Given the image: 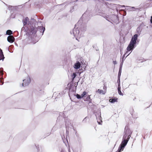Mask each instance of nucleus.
Instances as JSON below:
<instances>
[{
	"label": "nucleus",
	"instance_id": "f257e3e1",
	"mask_svg": "<svg viewBox=\"0 0 152 152\" xmlns=\"http://www.w3.org/2000/svg\"><path fill=\"white\" fill-rule=\"evenodd\" d=\"M23 26L21 29V35H23V31L25 32L27 35H28L30 31H33V33L35 32V28L37 21L34 18H31L30 20L28 17L23 18L22 20Z\"/></svg>",
	"mask_w": 152,
	"mask_h": 152
},
{
	"label": "nucleus",
	"instance_id": "f03ea898",
	"mask_svg": "<svg viewBox=\"0 0 152 152\" xmlns=\"http://www.w3.org/2000/svg\"><path fill=\"white\" fill-rule=\"evenodd\" d=\"M137 35H135L133 38L131 39V40L126 48V53L124 54L122 56L121 61H124L125 58L130 54L131 53H129L126 57L125 58V55L127 54V53L130 51H132L134 48L136 47V41L135 40L137 39Z\"/></svg>",
	"mask_w": 152,
	"mask_h": 152
},
{
	"label": "nucleus",
	"instance_id": "7ed1b4c3",
	"mask_svg": "<svg viewBox=\"0 0 152 152\" xmlns=\"http://www.w3.org/2000/svg\"><path fill=\"white\" fill-rule=\"evenodd\" d=\"M36 24V25L35 29L36 30H35L36 32L33 33V31H30L28 35V37H30L31 35H33L35 37H37V31H39L40 33H41V34L40 36H41V37L44 34V33L45 30V27H44L43 26H38V23L37 21Z\"/></svg>",
	"mask_w": 152,
	"mask_h": 152
},
{
	"label": "nucleus",
	"instance_id": "20e7f679",
	"mask_svg": "<svg viewBox=\"0 0 152 152\" xmlns=\"http://www.w3.org/2000/svg\"><path fill=\"white\" fill-rule=\"evenodd\" d=\"M82 20L80 18L79 21L75 25L74 28L73 29L72 31L70 32L71 34H73L74 37L76 38V39L77 40V38L79 37L80 36V31L78 29V27L76 28V26H78L80 23L81 22ZM83 21V20H82Z\"/></svg>",
	"mask_w": 152,
	"mask_h": 152
},
{
	"label": "nucleus",
	"instance_id": "39448f33",
	"mask_svg": "<svg viewBox=\"0 0 152 152\" xmlns=\"http://www.w3.org/2000/svg\"><path fill=\"white\" fill-rule=\"evenodd\" d=\"M64 112H65V111H64ZM64 112L63 113H59V115L57 118V120L56 121V124H59V125H60L59 123L60 122L61 124L62 121H63L64 120L65 121H67V118H66V115H65Z\"/></svg>",
	"mask_w": 152,
	"mask_h": 152
},
{
	"label": "nucleus",
	"instance_id": "423d86ee",
	"mask_svg": "<svg viewBox=\"0 0 152 152\" xmlns=\"http://www.w3.org/2000/svg\"><path fill=\"white\" fill-rule=\"evenodd\" d=\"M110 19L113 22L117 24L119 23V17L117 15L112 14L110 16Z\"/></svg>",
	"mask_w": 152,
	"mask_h": 152
},
{
	"label": "nucleus",
	"instance_id": "0eeeda50",
	"mask_svg": "<svg viewBox=\"0 0 152 152\" xmlns=\"http://www.w3.org/2000/svg\"><path fill=\"white\" fill-rule=\"evenodd\" d=\"M142 28L140 26H138L137 27V28L136 30V32L137 34H135L132 37V38L131 39H132V38L135 35H136L137 36V39L135 40V41H136V45H137V44H138V42H139V41L138 40V36L140 35V34L141 33V32L142 31Z\"/></svg>",
	"mask_w": 152,
	"mask_h": 152
},
{
	"label": "nucleus",
	"instance_id": "6e6552de",
	"mask_svg": "<svg viewBox=\"0 0 152 152\" xmlns=\"http://www.w3.org/2000/svg\"><path fill=\"white\" fill-rule=\"evenodd\" d=\"M132 133V132L130 130L128 126H126L124 128V133L129 135V138H130Z\"/></svg>",
	"mask_w": 152,
	"mask_h": 152
},
{
	"label": "nucleus",
	"instance_id": "1a4fd4ad",
	"mask_svg": "<svg viewBox=\"0 0 152 152\" xmlns=\"http://www.w3.org/2000/svg\"><path fill=\"white\" fill-rule=\"evenodd\" d=\"M23 83L22 84V86L23 87L28 86L31 82V80L29 77H27L26 79L23 80Z\"/></svg>",
	"mask_w": 152,
	"mask_h": 152
},
{
	"label": "nucleus",
	"instance_id": "9d476101",
	"mask_svg": "<svg viewBox=\"0 0 152 152\" xmlns=\"http://www.w3.org/2000/svg\"><path fill=\"white\" fill-rule=\"evenodd\" d=\"M111 6L113 7V10L114 11H115L118 12V8H119V9L120 8H121L120 7H125L124 5L121 6L119 4H111Z\"/></svg>",
	"mask_w": 152,
	"mask_h": 152
},
{
	"label": "nucleus",
	"instance_id": "9b49d317",
	"mask_svg": "<svg viewBox=\"0 0 152 152\" xmlns=\"http://www.w3.org/2000/svg\"><path fill=\"white\" fill-rule=\"evenodd\" d=\"M69 124L71 125V124L70 123H69V121H65V125L66 128V136H67L68 135L69 132V131L68 130L69 129Z\"/></svg>",
	"mask_w": 152,
	"mask_h": 152
},
{
	"label": "nucleus",
	"instance_id": "f8f14e48",
	"mask_svg": "<svg viewBox=\"0 0 152 152\" xmlns=\"http://www.w3.org/2000/svg\"><path fill=\"white\" fill-rule=\"evenodd\" d=\"M81 63H82L81 62ZM81 66V64L80 62L79 61H77L76 63L75 64L73 67L75 69H77L80 67Z\"/></svg>",
	"mask_w": 152,
	"mask_h": 152
},
{
	"label": "nucleus",
	"instance_id": "ddd939ff",
	"mask_svg": "<svg viewBox=\"0 0 152 152\" xmlns=\"http://www.w3.org/2000/svg\"><path fill=\"white\" fill-rule=\"evenodd\" d=\"M87 29V26L86 23H84L83 26V24L80 25V29L81 31L84 32L86 31Z\"/></svg>",
	"mask_w": 152,
	"mask_h": 152
},
{
	"label": "nucleus",
	"instance_id": "4468645a",
	"mask_svg": "<svg viewBox=\"0 0 152 152\" xmlns=\"http://www.w3.org/2000/svg\"><path fill=\"white\" fill-rule=\"evenodd\" d=\"M14 39L15 38L12 35L8 36L7 37L8 42L10 43H13L14 42Z\"/></svg>",
	"mask_w": 152,
	"mask_h": 152
},
{
	"label": "nucleus",
	"instance_id": "2eb2a0df",
	"mask_svg": "<svg viewBox=\"0 0 152 152\" xmlns=\"http://www.w3.org/2000/svg\"><path fill=\"white\" fill-rule=\"evenodd\" d=\"M90 95H88L86 98L84 99V100L85 101L87 102L89 104L91 103L92 99L91 98Z\"/></svg>",
	"mask_w": 152,
	"mask_h": 152
},
{
	"label": "nucleus",
	"instance_id": "dca6fc26",
	"mask_svg": "<svg viewBox=\"0 0 152 152\" xmlns=\"http://www.w3.org/2000/svg\"><path fill=\"white\" fill-rule=\"evenodd\" d=\"M130 138H129L127 140H124V139L122 140V142L121 144H122V145L126 146L127 143L129 140Z\"/></svg>",
	"mask_w": 152,
	"mask_h": 152
},
{
	"label": "nucleus",
	"instance_id": "f3484780",
	"mask_svg": "<svg viewBox=\"0 0 152 152\" xmlns=\"http://www.w3.org/2000/svg\"><path fill=\"white\" fill-rule=\"evenodd\" d=\"M5 58L3 53L2 50L0 48V61L2 60L3 61Z\"/></svg>",
	"mask_w": 152,
	"mask_h": 152
},
{
	"label": "nucleus",
	"instance_id": "a211bd4d",
	"mask_svg": "<svg viewBox=\"0 0 152 152\" xmlns=\"http://www.w3.org/2000/svg\"><path fill=\"white\" fill-rule=\"evenodd\" d=\"M118 98L116 97H113L109 100V102L111 103H113L118 102Z\"/></svg>",
	"mask_w": 152,
	"mask_h": 152
},
{
	"label": "nucleus",
	"instance_id": "6ab92c4d",
	"mask_svg": "<svg viewBox=\"0 0 152 152\" xmlns=\"http://www.w3.org/2000/svg\"><path fill=\"white\" fill-rule=\"evenodd\" d=\"M97 120V122L98 124L101 125L102 124V119L101 117L100 118H96Z\"/></svg>",
	"mask_w": 152,
	"mask_h": 152
},
{
	"label": "nucleus",
	"instance_id": "aec40b11",
	"mask_svg": "<svg viewBox=\"0 0 152 152\" xmlns=\"http://www.w3.org/2000/svg\"><path fill=\"white\" fill-rule=\"evenodd\" d=\"M77 73L73 72L71 75L72 81H73L74 80L75 78L77 76Z\"/></svg>",
	"mask_w": 152,
	"mask_h": 152
},
{
	"label": "nucleus",
	"instance_id": "412c9836",
	"mask_svg": "<svg viewBox=\"0 0 152 152\" xmlns=\"http://www.w3.org/2000/svg\"><path fill=\"white\" fill-rule=\"evenodd\" d=\"M95 115L96 117V118H100L101 117V112H96L95 113Z\"/></svg>",
	"mask_w": 152,
	"mask_h": 152
},
{
	"label": "nucleus",
	"instance_id": "4be33fe9",
	"mask_svg": "<svg viewBox=\"0 0 152 152\" xmlns=\"http://www.w3.org/2000/svg\"><path fill=\"white\" fill-rule=\"evenodd\" d=\"M12 34V31L10 30H8L7 31L6 34L9 35V36L12 35L11 34Z\"/></svg>",
	"mask_w": 152,
	"mask_h": 152
},
{
	"label": "nucleus",
	"instance_id": "5701e85b",
	"mask_svg": "<svg viewBox=\"0 0 152 152\" xmlns=\"http://www.w3.org/2000/svg\"><path fill=\"white\" fill-rule=\"evenodd\" d=\"M98 92L100 94H102L103 95H104L106 93V91H103L102 90L99 89L97 90Z\"/></svg>",
	"mask_w": 152,
	"mask_h": 152
},
{
	"label": "nucleus",
	"instance_id": "b1692460",
	"mask_svg": "<svg viewBox=\"0 0 152 152\" xmlns=\"http://www.w3.org/2000/svg\"><path fill=\"white\" fill-rule=\"evenodd\" d=\"M74 96H75L78 99H82L81 95L78 94H75L74 95Z\"/></svg>",
	"mask_w": 152,
	"mask_h": 152
},
{
	"label": "nucleus",
	"instance_id": "393cba45",
	"mask_svg": "<svg viewBox=\"0 0 152 152\" xmlns=\"http://www.w3.org/2000/svg\"><path fill=\"white\" fill-rule=\"evenodd\" d=\"M129 135L124 134L122 139L127 140V139L129 138Z\"/></svg>",
	"mask_w": 152,
	"mask_h": 152
},
{
	"label": "nucleus",
	"instance_id": "a878e982",
	"mask_svg": "<svg viewBox=\"0 0 152 152\" xmlns=\"http://www.w3.org/2000/svg\"><path fill=\"white\" fill-rule=\"evenodd\" d=\"M118 91L119 95L122 96L123 95V93L121 91V88H118Z\"/></svg>",
	"mask_w": 152,
	"mask_h": 152
},
{
	"label": "nucleus",
	"instance_id": "bb28decb",
	"mask_svg": "<svg viewBox=\"0 0 152 152\" xmlns=\"http://www.w3.org/2000/svg\"><path fill=\"white\" fill-rule=\"evenodd\" d=\"M87 92L86 91H84L82 94H81V96L82 97V98L85 97V96L87 94Z\"/></svg>",
	"mask_w": 152,
	"mask_h": 152
},
{
	"label": "nucleus",
	"instance_id": "cd10ccee",
	"mask_svg": "<svg viewBox=\"0 0 152 152\" xmlns=\"http://www.w3.org/2000/svg\"><path fill=\"white\" fill-rule=\"evenodd\" d=\"M72 92L73 93H75V91L74 90H73L72 89H70L69 90V92L68 93V95H69V97L70 98V93Z\"/></svg>",
	"mask_w": 152,
	"mask_h": 152
},
{
	"label": "nucleus",
	"instance_id": "c85d7f7f",
	"mask_svg": "<svg viewBox=\"0 0 152 152\" xmlns=\"http://www.w3.org/2000/svg\"><path fill=\"white\" fill-rule=\"evenodd\" d=\"M34 146L36 148V149L37 150V152H39L40 150H39V145H36L35 144Z\"/></svg>",
	"mask_w": 152,
	"mask_h": 152
},
{
	"label": "nucleus",
	"instance_id": "c756f323",
	"mask_svg": "<svg viewBox=\"0 0 152 152\" xmlns=\"http://www.w3.org/2000/svg\"><path fill=\"white\" fill-rule=\"evenodd\" d=\"M89 120L88 118L87 117H86L83 120L82 122L83 123L86 122L87 121Z\"/></svg>",
	"mask_w": 152,
	"mask_h": 152
},
{
	"label": "nucleus",
	"instance_id": "7c9ffc66",
	"mask_svg": "<svg viewBox=\"0 0 152 152\" xmlns=\"http://www.w3.org/2000/svg\"><path fill=\"white\" fill-rule=\"evenodd\" d=\"M21 5H19L18 6H12V8H13V10H17V9L18 8V6H20Z\"/></svg>",
	"mask_w": 152,
	"mask_h": 152
},
{
	"label": "nucleus",
	"instance_id": "2f4dec72",
	"mask_svg": "<svg viewBox=\"0 0 152 152\" xmlns=\"http://www.w3.org/2000/svg\"><path fill=\"white\" fill-rule=\"evenodd\" d=\"M40 3H47L48 2V0H42L41 1Z\"/></svg>",
	"mask_w": 152,
	"mask_h": 152
},
{
	"label": "nucleus",
	"instance_id": "473e14b6",
	"mask_svg": "<svg viewBox=\"0 0 152 152\" xmlns=\"http://www.w3.org/2000/svg\"><path fill=\"white\" fill-rule=\"evenodd\" d=\"M12 6L9 5L8 7V10H13V9H12L13 8H12Z\"/></svg>",
	"mask_w": 152,
	"mask_h": 152
},
{
	"label": "nucleus",
	"instance_id": "72a5a7b5",
	"mask_svg": "<svg viewBox=\"0 0 152 152\" xmlns=\"http://www.w3.org/2000/svg\"><path fill=\"white\" fill-rule=\"evenodd\" d=\"M121 72H118V78H120V77H121Z\"/></svg>",
	"mask_w": 152,
	"mask_h": 152
},
{
	"label": "nucleus",
	"instance_id": "f704fd0d",
	"mask_svg": "<svg viewBox=\"0 0 152 152\" xmlns=\"http://www.w3.org/2000/svg\"><path fill=\"white\" fill-rule=\"evenodd\" d=\"M74 7L73 6L71 7L70 10V12H72L74 11Z\"/></svg>",
	"mask_w": 152,
	"mask_h": 152
},
{
	"label": "nucleus",
	"instance_id": "c9c22d12",
	"mask_svg": "<svg viewBox=\"0 0 152 152\" xmlns=\"http://www.w3.org/2000/svg\"><path fill=\"white\" fill-rule=\"evenodd\" d=\"M150 22L151 23L150 26L152 27V16L151 17Z\"/></svg>",
	"mask_w": 152,
	"mask_h": 152
},
{
	"label": "nucleus",
	"instance_id": "e433bc0d",
	"mask_svg": "<svg viewBox=\"0 0 152 152\" xmlns=\"http://www.w3.org/2000/svg\"><path fill=\"white\" fill-rule=\"evenodd\" d=\"M85 78V75H84L83 76V78H82V80L81 82V84H82L84 82V79Z\"/></svg>",
	"mask_w": 152,
	"mask_h": 152
},
{
	"label": "nucleus",
	"instance_id": "4c0bfd02",
	"mask_svg": "<svg viewBox=\"0 0 152 152\" xmlns=\"http://www.w3.org/2000/svg\"><path fill=\"white\" fill-rule=\"evenodd\" d=\"M103 88L104 90V91H105V90H106V91L107 86L105 85V84H104V86H103Z\"/></svg>",
	"mask_w": 152,
	"mask_h": 152
},
{
	"label": "nucleus",
	"instance_id": "58836bf2",
	"mask_svg": "<svg viewBox=\"0 0 152 152\" xmlns=\"http://www.w3.org/2000/svg\"><path fill=\"white\" fill-rule=\"evenodd\" d=\"M50 134V133H47L45 135V137L44 138H45L47 136H48Z\"/></svg>",
	"mask_w": 152,
	"mask_h": 152
},
{
	"label": "nucleus",
	"instance_id": "ea45409f",
	"mask_svg": "<svg viewBox=\"0 0 152 152\" xmlns=\"http://www.w3.org/2000/svg\"><path fill=\"white\" fill-rule=\"evenodd\" d=\"M118 83V88H121L120 85V82H117Z\"/></svg>",
	"mask_w": 152,
	"mask_h": 152
},
{
	"label": "nucleus",
	"instance_id": "a19ab883",
	"mask_svg": "<svg viewBox=\"0 0 152 152\" xmlns=\"http://www.w3.org/2000/svg\"><path fill=\"white\" fill-rule=\"evenodd\" d=\"M89 104V105L90 106H93L94 107H96V106L95 104H92V103H91V104Z\"/></svg>",
	"mask_w": 152,
	"mask_h": 152
},
{
	"label": "nucleus",
	"instance_id": "79ce46f5",
	"mask_svg": "<svg viewBox=\"0 0 152 152\" xmlns=\"http://www.w3.org/2000/svg\"><path fill=\"white\" fill-rule=\"evenodd\" d=\"M113 63L114 65H115V64H117V61H113Z\"/></svg>",
	"mask_w": 152,
	"mask_h": 152
},
{
	"label": "nucleus",
	"instance_id": "37998d69",
	"mask_svg": "<svg viewBox=\"0 0 152 152\" xmlns=\"http://www.w3.org/2000/svg\"><path fill=\"white\" fill-rule=\"evenodd\" d=\"M103 17H104V18H105L106 20L108 21H109L107 19V17L105 15L104 16H103Z\"/></svg>",
	"mask_w": 152,
	"mask_h": 152
},
{
	"label": "nucleus",
	"instance_id": "c03bdc74",
	"mask_svg": "<svg viewBox=\"0 0 152 152\" xmlns=\"http://www.w3.org/2000/svg\"><path fill=\"white\" fill-rule=\"evenodd\" d=\"M122 67H119V71L118 72H121Z\"/></svg>",
	"mask_w": 152,
	"mask_h": 152
},
{
	"label": "nucleus",
	"instance_id": "a18cd8bd",
	"mask_svg": "<svg viewBox=\"0 0 152 152\" xmlns=\"http://www.w3.org/2000/svg\"><path fill=\"white\" fill-rule=\"evenodd\" d=\"M134 112V110L133 109H132V111H131L130 114L132 116V115L133 114V112Z\"/></svg>",
	"mask_w": 152,
	"mask_h": 152
},
{
	"label": "nucleus",
	"instance_id": "49530a36",
	"mask_svg": "<svg viewBox=\"0 0 152 152\" xmlns=\"http://www.w3.org/2000/svg\"><path fill=\"white\" fill-rule=\"evenodd\" d=\"M117 82H120V78H118L117 83Z\"/></svg>",
	"mask_w": 152,
	"mask_h": 152
},
{
	"label": "nucleus",
	"instance_id": "de8ad7c7",
	"mask_svg": "<svg viewBox=\"0 0 152 152\" xmlns=\"http://www.w3.org/2000/svg\"><path fill=\"white\" fill-rule=\"evenodd\" d=\"M38 41H35L34 42L33 41H32V43L33 44H35Z\"/></svg>",
	"mask_w": 152,
	"mask_h": 152
},
{
	"label": "nucleus",
	"instance_id": "09e8293b",
	"mask_svg": "<svg viewBox=\"0 0 152 152\" xmlns=\"http://www.w3.org/2000/svg\"><path fill=\"white\" fill-rule=\"evenodd\" d=\"M124 62V61H121V62L120 63V64H123Z\"/></svg>",
	"mask_w": 152,
	"mask_h": 152
},
{
	"label": "nucleus",
	"instance_id": "8fccbe9b",
	"mask_svg": "<svg viewBox=\"0 0 152 152\" xmlns=\"http://www.w3.org/2000/svg\"><path fill=\"white\" fill-rule=\"evenodd\" d=\"M83 68H84V69L85 70H86V66H85V65H84V66L83 67Z\"/></svg>",
	"mask_w": 152,
	"mask_h": 152
},
{
	"label": "nucleus",
	"instance_id": "3c124183",
	"mask_svg": "<svg viewBox=\"0 0 152 152\" xmlns=\"http://www.w3.org/2000/svg\"><path fill=\"white\" fill-rule=\"evenodd\" d=\"M95 49H96V51H98L99 50V49L98 48V47L97 48H95Z\"/></svg>",
	"mask_w": 152,
	"mask_h": 152
},
{
	"label": "nucleus",
	"instance_id": "603ef678",
	"mask_svg": "<svg viewBox=\"0 0 152 152\" xmlns=\"http://www.w3.org/2000/svg\"><path fill=\"white\" fill-rule=\"evenodd\" d=\"M85 14H83V15H82V19H83V17L85 15Z\"/></svg>",
	"mask_w": 152,
	"mask_h": 152
},
{
	"label": "nucleus",
	"instance_id": "864d4df0",
	"mask_svg": "<svg viewBox=\"0 0 152 152\" xmlns=\"http://www.w3.org/2000/svg\"><path fill=\"white\" fill-rule=\"evenodd\" d=\"M72 85H71V84H70V86H69V87H70V88H72Z\"/></svg>",
	"mask_w": 152,
	"mask_h": 152
},
{
	"label": "nucleus",
	"instance_id": "5fc2aeb1",
	"mask_svg": "<svg viewBox=\"0 0 152 152\" xmlns=\"http://www.w3.org/2000/svg\"><path fill=\"white\" fill-rule=\"evenodd\" d=\"M123 65V64H120V65L119 67H122Z\"/></svg>",
	"mask_w": 152,
	"mask_h": 152
},
{
	"label": "nucleus",
	"instance_id": "6e6d98bb",
	"mask_svg": "<svg viewBox=\"0 0 152 152\" xmlns=\"http://www.w3.org/2000/svg\"><path fill=\"white\" fill-rule=\"evenodd\" d=\"M64 152V151H63V150H62L61 151V152Z\"/></svg>",
	"mask_w": 152,
	"mask_h": 152
},
{
	"label": "nucleus",
	"instance_id": "4d7b16f0",
	"mask_svg": "<svg viewBox=\"0 0 152 152\" xmlns=\"http://www.w3.org/2000/svg\"><path fill=\"white\" fill-rule=\"evenodd\" d=\"M15 45L16 46H18V44H17L15 43Z\"/></svg>",
	"mask_w": 152,
	"mask_h": 152
},
{
	"label": "nucleus",
	"instance_id": "13d9d810",
	"mask_svg": "<svg viewBox=\"0 0 152 152\" xmlns=\"http://www.w3.org/2000/svg\"><path fill=\"white\" fill-rule=\"evenodd\" d=\"M112 10V9L110 8V10H109L111 12H112L111 11V10Z\"/></svg>",
	"mask_w": 152,
	"mask_h": 152
},
{
	"label": "nucleus",
	"instance_id": "bf43d9fd",
	"mask_svg": "<svg viewBox=\"0 0 152 152\" xmlns=\"http://www.w3.org/2000/svg\"><path fill=\"white\" fill-rule=\"evenodd\" d=\"M92 47H93V48H94V45H93V46H92Z\"/></svg>",
	"mask_w": 152,
	"mask_h": 152
},
{
	"label": "nucleus",
	"instance_id": "052dcab7",
	"mask_svg": "<svg viewBox=\"0 0 152 152\" xmlns=\"http://www.w3.org/2000/svg\"><path fill=\"white\" fill-rule=\"evenodd\" d=\"M147 0L148 1H152V0Z\"/></svg>",
	"mask_w": 152,
	"mask_h": 152
},
{
	"label": "nucleus",
	"instance_id": "680f3d73",
	"mask_svg": "<svg viewBox=\"0 0 152 152\" xmlns=\"http://www.w3.org/2000/svg\"><path fill=\"white\" fill-rule=\"evenodd\" d=\"M39 22H40V23H42V22H41V21H39Z\"/></svg>",
	"mask_w": 152,
	"mask_h": 152
},
{
	"label": "nucleus",
	"instance_id": "e2e57ef3",
	"mask_svg": "<svg viewBox=\"0 0 152 152\" xmlns=\"http://www.w3.org/2000/svg\"><path fill=\"white\" fill-rule=\"evenodd\" d=\"M132 8H134V7H132Z\"/></svg>",
	"mask_w": 152,
	"mask_h": 152
},
{
	"label": "nucleus",
	"instance_id": "0e129e2a",
	"mask_svg": "<svg viewBox=\"0 0 152 152\" xmlns=\"http://www.w3.org/2000/svg\"><path fill=\"white\" fill-rule=\"evenodd\" d=\"M83 72V71H82V72H81L80 73H82V72Z\"/></svg>",
	"mask_w": 152,
	"mask_h": 152
},
{
	"label": "nucleus",
	"instance_id": "69168bd1",
	"mask_svg": "<svg viewBox=\"0 0 152 152\" xmlns=\"http://www.w3.org/2000/svg\"><path fill=\"white\" fill-rule=\"evenodd\" d=\"M69 152H70L69 150Z\"/></svg>",
	"mask_w": 152,
	"mask_h": 152
},
{
	"label": "nucleus",
	"instance_id": "338daca9",
	"mask_svg": "<svg viewBox=\"0 0 152 152\" xmlns=\"http://www.w3.org/2000/svg\"><path fill=\"white\" fill-rule=\"evenodd\" d=\"M66 141H67V142H68V141H67V140H66Z\"/></svg>",
	"mask_w": 152,
	"mask_h": 152
},
{
	"label": "nucleus",
	"instance_id": "774afa93",
	"mask_svg": "<svg viewBox=\"0 0 152 152\" xmlns=\"http://www.w3.org/2000/svg\"><path fill=\"white\" fill-rule=\"evenodd\" d=\"M144 138V139H145V137H144V138Z\"/></svg>",
	"mask_w": 152,
	"mask_h": 152
}]
</instances>
